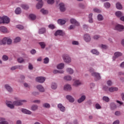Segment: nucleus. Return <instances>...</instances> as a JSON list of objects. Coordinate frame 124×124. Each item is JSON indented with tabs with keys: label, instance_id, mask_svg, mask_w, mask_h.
Listing matches in <instances>:
<instances>
[{
	"label": "nucleus",
	"instance_id": "1",
	"mask_svg": "<svg viewBox=\"0 0 124 124\" xmlns=\"http://www.w3.org/2000/svg\"><path fill=\"white\" fill-rule=\"evenodd\" d=\"M93 69L92 68H90L89 69V71L91 73V74L93 77H94L95 81H98V80L101 79V76H100V74L97 72H93Z\"/></svg>",
	"mask_w": 124,
	"mask_h": 124
},
{
	"label": "nucleus",
	"instance_id": "2",
	"mask_svg": "<svg viewBox=\"0 0 124 124\" xmlns=\"http://www.w3.org/2000/svg\"><path fill=\"white\" fill-rule=\"evenodd\" d=\"M62 59L65 63H70L72 62L71 57L67 54H64L62 56Z\"/></svg>",
	"mask_w": 124,
	"mask_h": 124
},
{
	"label": "nucleus",
	"instance_id": "3",
	"mask_svg": "<svg viewBox=\"0 0 124 124\" xmlns=\"http://www.w3.org/2000/svg\"><path fill=\"white\" fill-rule=\"evenodd\" d=\"M113 30L118 31H124V26L123 25L117 24L113 27Z\"/></svg>",
	"mask_w": 124,
	"mask_h": 124
},
{
	"label": "nucleus",
	"instance_id": "4",
	"mask_svg": "<svg viewBox=\"0 0 124 124\" xmlns=\"http://www.w3.org/2000/svg\"><path fill=\"white\" fill-rule=\"evenodd\" d=\"M45 80H46V78L44 77H37L35 78L36 82L40 83L41 84L44 83V82H45Z\"/></svg>",
	"mask_w": 124,
	"mask_h": 124
},
{
	"label": "nucleus",
	"instance_id": "5",
	"mask_svg": "<svg viewBox=\"0 0 124 124\" xmlns=\"http://www.w3.org/2000/svg\"><path fill=\"white\" fill-rule=\"evenodd\" d=\"M63 89L64 91L66 92H71L72 91V86L70 84L67 83L63 86Z\"/></svg>",
	"mask_w": 124,
	"mask_h": 124
},
{
	"label": "nucleus",
	"instance_id": "6",
	"mask_svg": "<svg viewBox=\"0 0 124 124\" xmlns=\"http://www.w3.org/2000/svg\"><path fill=\"white\" fill-rule=\"evenodd\" d=\"M83 39L85 42H91V40H92L91 35L88 33L85 34L83 36Z\"/></svg>",
	"mask_w": 124,
	"mask_h": 124
},
{
	"label": "nucleus",
	"instance_id": "7",
	"mask_svg": "<svg viewBox=\"0 0 124 124\" xmlns=\"http://www.w3.org/2000/svg\"><path fill=\"white\" fill-rule=\"evenodd\" d=\"M73 81V86L74 87H79L82 85V81L79 79H74Z\"/></svg>",
	"mask_w": 124,
	"mask_h": 124
},
{
	"label": "nucleus",
	"instance_id": "8",
	"mask_svg": "<svg viewBox=\"0 0 124 124\" xmlns=\"http://www.w3.org/2000/svg\"><path fill=\"white\" fill-rule=\"evenodd\" d=\"M59 9L61 12H64L65 10H66V8H65V4L62 2H61L59 4Z\"/></svg>",
	"mask_w": 124,
	"mask_h": 124
},
{
	"label": "nucleus",
	"instance_id": "9",
	"mask_svg": "<svg viewBox=\"0 0 124 124\" xmlns=\"http://www.w3.org/2000/svg\"><path fill=\"white\" fill-rule=\"evenodd\" d=\"M36 89L40 92V93H44L45 92V88L41 84H38L36 86Z\"/></svg>",
	"mask_w": 124,
	"mask_h": 124
},
{
	"label": "nucleus",
	"instance_id": "10",
	"mask_svg": "<svg viewBox=\"0 0 124 124\" xmlns=\"http://www.w3.org/2000/svg\"><path fill=\"white\" fill-rule=\"evenodd\" d=\"M6 105L8 108H10V109H14V108H15V105L11 101L6 102Z\"/></svg>",
	"mask_w": 124,
	"mask_h": 124
},
{
	"label": "nucleus",
	"instance_id": "11",
	"mask_svg": "<svg viewBox=\"0 0 124 124\" xmlns=\"http://www.w3.org/2000/svg\"><path fill=\"white\" fill-rule=\"evenodd\" d=\"M70 24H72L73 25H74L75 26H77L78 27V26H80V23L79 22H78L75 18H71L70 19Z\"/></svg>",
	"mask_w": 124,
	"mask_h": 124
},
{
	"label": "nucleus",
	"instance_id": "12",
	"mask_svg": "<svg viewBox=\"0 0 124 124\" xmlns=\"http://www.w3.org/2000/svg\"><path fill=\"white\" fill-rule=\"evenodd\" d=\"M15 99H16V101L13 102L15 106H21V99L17 97H16Z\"/></svg>",
	"mask_w": 124,
	"mask_h": 124
},
{
	"label": "nucleus",
	"instance_id": "13",
	"mask_svg": "<svg viewBox=\"0 0 124 124\" xmlns=\"http://www.w3.org/2000/svg\"><path fill=\"white\" fill-rule=\"evenodd\" d=\"M65 34V32H64V31H63L62 30H57L55 32L54 35H55V36H57V35L63 36Z\"/></svg>",
	"mask_w": 124,
	"mask_h": 124
},
{
	"label": "nucleus",
	"instance_id": "14",
	"mask_svg": "<svg viewBox=\"0 0 124 124\" xmlns=\"http://www.w3.org/2000/svg\"><path fill=\"white\" fill-rule=\"evenodd\" d=\"M66 98L71 103H73L75 101V99L71 95H66Z\"/></svg>",
	"mask_w": 124,
	"mask_h": 124
},
{
	"label": "nucleus",
	"instance_id": "15",
	"mask_svg": "<svg viewBox=\"0 0 124 124\" xmlns=\"http://www.w3.org/2000/svg\"><path fill=\"white\" fill-rule=\"evenodd\" d=\"M21 112L26 115H31L32 114V112L26 108H21Z\"/></svg>",
	"mask_w": 124,
	"mask_h": 124
},
{
	"label": "nucleus",
	"instance_id": "16",
	"mask_svg": "<svg viewBox=\"0 0 124 124\" xmlns=\"http://www.w3.org/2000/svg\"><path fill=\"white\" fill-rule=\"evenodd\" d=\"M10 18L6 16H3V24H9Z\"/></svg>",
	"mask_w": 124,
	"mask_h": 124
},
{
	"label": "nucleus",
	"instance_id": "17",
	"mask_svg": "<svg viewBox=\"0 0 124 124\" xmlns=\"http://www.w3.org/2000/svg\"><path fill=\"white\" fill-rule=\"evenodd\" d=\"M118 91H119L118 87L112 86L108 88V92H109V93H114L115 92H118Z\"/></svg>",
	"mask_w": 124,
	"mask_h": 124
},
{
	"label": "nucleus",
	"instance_id": "18",
	"mask_svg": "<svg viewBox=\"0 0 124 124\" xmlns=\"http://www.w3.org/2000/svg\"><path fill=\"white\" fill-rule=\"evenodd\" d=\"M4 87L9 93H12V92H13V89H12V87L9 84H5Z\"/></svg>",
	"mask_w": 124,
	"mask_h": 124
},
{
	"label": "nucleus",
	"instance_id": "19",
	"mask_svg": "<svg viewBox=\"0 0 124 124\" xmlns=\"http://www.w3.org/2000/svg\"><path fill=\"white\" fill-rule=\"evenodd\" d=\"M0 32H2L3 33H8V32H9L7 28L2 26L0 27Z\"/></svg>",
	"mask_w": 124,
	"mask_h": 124
},
{
	"label": "nucleus",
	"instance_id": "20",
	"mask_svg": "<svg viewBox=\"0 0 124 124\" xmlns=\"http://www.w3.org/2000/svg\"><path fill=\"white\" fill-rule=\"evenodd\" d=\"M44 4V2L43 1L38 2L36 4V8H37V9H40V8L43 7Z\"/></svg>",
	"mask_w": 124,
	"mask_h": 124
},
{
	"label": "nucleus",
	"instance_id": "21",
	"mask_svg": "<svg viewBox=\"0 0 124 124\" xmlns=\"http://www.w3.org/2000/svg\"><path fill=\"white\" fill-rule=\"evenodd\" d=\"M57 23L60 26H63V25H65V23H66V20L63 19H59L57 20Z\"/></svg>",
	"mask_w": 124,
	"mask_h": 124
},
{
	"label": "nucleus",
	"instance_id": "22",
	"mask_svg": "<svg viewBox=\"0 0 124 124\" xmlns=\"http://www.w3.org/2000/svg\"><path fill=\"white\" fill-rule=\"evenodd\" d=\"M58 108L61 111V112L65 111V107H64L62 104H59L58 105Z\"/></svg>",
	"mask_w": 124,
	"mask_h": 124
},
{
	"label": "nucleus",
	"instance_id": "23",
	"mask_svg": "<svg viewBox=\"0 0 124 124\" xmlns=\"http://www.w3.org/2000/svg\"><path fill=\"white\" fill-rule=\"evenodd\" d=\"M86 100V95H82L81 97H80L78 100V103H82V102H83V101H85Z\"/></svg>",
	"mask_w": 124,
	"mask_h": 124
},
{
	"label": "nucleus",
	"instance_id": "24",
	"mask_svg": "<svg viewBox=\"0 0 124 124\" xmlns=\"http://www.w3.org/2000/svg\"><path fill=\"white\" fill-rule=\"evenodd\" d=\"M0 124H9V123L6 121L5 118L0 117Z\"/></svg>",
	"mask_w": 124,
	"mask_h": 124
},
{
	"label": "nucleus",
	"instance_id": "25",
	"mask_svg": "<svg viewBox=\"0 0 124 124\" xmlns=\"http://www.w3.org/2000/svg\"><path fill=\"white\" fill-rule=\"evenodd\" d=\"M103 7L105 9H109L111 7V4L109 2H106L104 3Z\"/></svg>",
	"mask_w": 124,
	"mask_h": 124
},
{
	"label": "nucleus",
	"instance_id": "26",
	"mask_svg": "<svg viewBox=\"0 0 124 124\" xmlns=\"http://www.w3.org/2000/svg\"><path fill=\"white\" fill-rule=\"evenodd\" d=\"M7 37H4L2 39H0V45H5L7 43Z\"/></svg>",
	"mask_w": 124,
	"mask_h": 124
},
{
	"label": "nucleus",
	"instance_id": "27",
	"mask_svg": "<svg viewBox=\"0 0 124 124\" xmlns=\"http://www.w3.org/2000/svg\"><path fill=\"white\" fill-rule=\"evenodd\" d=\"M31 111H33V112H35V111H37V110H38V106L37 105H32L31 106Z\"/></svg>",
	"mask_w": 124,
	"mask_h": 124
},
{
	"label": "nucleus",
	"instance_id": "28",
	"mask_svg": "<svg viewBox=\"0 0 124 124\" xmlns=\"http://www.w3.org/2000/svg\"><path fill=\"white\" fill-rule=\"evenodd\" d=\"M50 87L52 90H57V88H58V84L56 82H52Z\"/></svg>",
	"mask_w": 124,
	"mask_h": 124
},
{
	"label": "nucleus",
	"instance_id": "29",
	"mask_svg": "<svg viewBox=\"0 0 124 124\" xmlns=\"http://www.w3.org/2000/svg\"><path fill=\"white\" fill-rule=\"evenodd\" d=\"M116 7L118 10H122V9H123V5L120 2H117L116 3Z\"/></svg>",
	"mask_w": 124,
	"mask_h": 124
},
{
	"label": "nucleus",
	"instance_id": "30",
	"mask_svg": "<svg viewBox=\"0 0 124 124\" xmlns=\"http://www.w3.org/2000/svg\"><path fill=\"white\" fill-rule=\"evenodd\" d=\"M20 7L22 9H24V10H28V9L30 8V6L27 4H21Z\"/></svg>",
	"mask_w": 124,
	"mask_h": 124
},
{
	"label": "nucleus",
	"instance_id": "31",
	"mask_svg": "<svg viewBox=\"0 0 124 124\" xmlns=\"http://www.w3.org/2000/svg\"><path fill=\"white\" fill-rule=\"evenodd\" d=\"M29 19L30 20H34L36 19V16L33 14H30L28 16Z\"/></svg>",
	"mask_w": 124,
	"mask_h": 124
},
{
	"label": "nucleus",
	"instance_id": "32",
	"mask_svg": "<svg viewBox=\"0 0 124 124\" xmlns=\"http://www.w3.org/2000/svg\"><path fill=\"white\" fill-rule=\"evenodd\" d=\"M43 107L46 109H50L51 108V105L49 103H44L43 104Z\"/></svg>",
	"mask_w": 124,
	"mask_h": 124
},
{
	"label": "nucleus",
	"instance_id": "33",
	"mask_svg": "<svg viewBox=\"0 0 124 124\" xmlns=\"http://www.w3.org/2000/svg\"><path fill=\"white\" fill-rule=\"evenodd\" d=\"M78 6L80 9H86V7H87V5L83 3H79Z\"/></svg>",
	"mask_w": 124,
	"mask_h": 124
},
{
	"label": "nucleus",
	"instance_id": "34",
	"mask_svg": "<svg viewBox=\"0 0 124 124\" xmlns=\"http://www.w3.org/2000/svg\"><path fill=\"white\" fill-rule=\"evenodd\" d=\"M63 80L65 81H71L72 80V77L70 75H67L63 77Z\"/></svg>",
	"mask_w": 124,
	"mask_h": 124
},
{
	"label": "nucleus",
	"instance_id": "35",
	"mask_svg": "<svg viewBox=\"0 0 124 124\" xmlns=\"http://www.w3.org/2000/svg\"><path fill=\"white\" fill-rule=\"evenodd\" d=\"M63 68H64V63H61L57 66V69H63Z\"/></svg>",
	"mask_w": 124,
	"mask_h": 124
},
{
	"label": "nucleus",
	"instance_id": "36",
	"mask_svg": "<svg viewBox=\"0 0 124 124\" xmlns=\"http://www.w3.org/2000/svg\"><path fill=\"white\" fill-rule=\"evenodd\" d=\"M114 56L116 58H119V57H122V56H123V53L119 51H116L114 53Z\"/></svg>",
	"mask_w": 124,
	"mask_h": 124
},
{
	"label": "nucleus",
	"instance_id": "37",
	"mask_svg": "<svg viewBox=\"0 0 124 124\" xmlns=\"http://www.w3.org/2000/svg\"><path fill=\"white\" fill-rule=\"evenodd\" d=\"M91 53L93 55H96V56H98L99 55V52L95 49H93L91 50Z\"/></svg>",
	"mask_w": 124,
	"mask_h": 124
},
{
	"label": "nucleus",
	"instance_id": "38",
	"mask_svg": "<svg viewBox=\"0 0 124 124\" xmlns=\"http://www.w3.org/2000/svg\"><path fill=\"white\" fill-rule=\"evenodd\" d=\"M45 32H46V29L45 28H42L39 30L38 33L39 34H43V33H45Z\"/></svg>",
	"mask_w": 124,
	"mask_h": 124
},
{
	"label": "nucleus",
	"instance_id": "39",
	"mask_svg": "<svg viewBox=\"0 0 124 124\" xmlns=\"http://www.w3.org/2000/svg\"><path fill=\"white\" fill-rule=\"evenodd\" d=\"M40 12L41 13H42L43 15H47V14H48L49 12L48 11V10L44 8H43L41 9Z\"/></svg>",
	"mask_w": 124,
	"mask_h": 124
},
{
	"label": "nucleus",
	"instance_id": "40",
	"mask_svg": "<svg viewBox=\"0 0 124 124\" xmlns=\"http://www.w3.org/2000/svg\"><path fill=\"white\" fill-rule=\"evenodd\" d=\"M111 110H115L117 108V105L114 103H111L110 104Z\"/></svg>",
	"mask_w": 124,
	"mask_h": 124
},
{
	"label": "nucleus",
	"instance_id": "41",
	"mask_svg": "<svg viewBox=\"0 0 124 124\" xmlns=\"http://www.w3.org/2000/svg\"><path fill=\"white\" fill-rule=\"evenodd\" d=\"M39 45L41 46L42 49H45V47H46V43L44 42H41L39 43Z\"/></svg>",
	"mask_w": 124,
	"mask_h": 124
},
{
	"label": "nucleus",
	"instance_id": "42",
	"mask_svg": "<svg viewBox=\"0 0 124 124\" xmlns=\"http://www.w3.org/2000/svg\"><path fill=\"white\" fill-rule=\"evenodd\" d=\"M66 70L69 74H73L74 73V70L71 68H67Z\"/></svg>",
	"mask_w": 124,
	"mask_h": 124
},
{
	"label": "nucleus",
	"instance_id": "43",
	"mask_svg": "<svg viewBox=\"0 0 124 124\" xmlns=\"http://www.w3.org/2000/svg\"><path fill=\"white\" fill-rule=\"evenodd\" d=\"M115 16L120 18V17H122V16H123V13L120 11H118L115 12Z\"/></svg>",
	"mask_w": 124,
	"mask_h": 124
},
{
	"label": "nucleus",
	"instance_id": "44",
	"mask_svg": "<svg viewBox=\"0 0 124 124\" xmlns=\"http://www.w3.org/2000/svg\"><path fill=\"white\" fill-rule=\"evenodd\" d=\"M89 23H93V14L91 13L89 15Z\"/></svg>",
	"mask_w": 124,
	"mask_h": 124
},
{
	"label": "nucleus",
	"instance_id": "45",
	"mask_svg": "<svg viewBox=\"0 0 124 124\" xmlns=\"http://www.w3.org/2000/svg\"><path fill=\"white\" fill-rule=\"evenodd\" d=\"M106 84L109 87H111V86L113 85V81L111 79H108L106 81Z\"/></svg>",
	"mask_w": 124,
	"mask_h": 124
},
{
	"label": "nucleus",
	"instance_id": "46",
	"mask_svg": "<svg viewBox=\"0 0 124 124\" xmlns=\"http://www.w3.org/2000/svg\"><path fill=\"white\" fill-rule=\"evenodd\" d=\"M9 59V58L6 55H4L2 57V60L4 62H6L7 61H8Z\"/></svg>",
	"mask_w": 124,
	"mask_h": 124
},
{
	"label": "nucleus",
	"instance_id": "47",
	"mask_svg": "<svg viewBox=\"0 0 124 124\" xmlns=\"http://www.w3.org/2000/svg\"><path fill=\"white\" fill-rule=\"evenodd\" d=\"M102 100L106 102H109V101H110V99L109 98V97L106 96H103L102 98Z\"/></svg>",
	"mask_w": 124,
	"mask_h": 124
},
{
	"label": "nucleus",
	"instance_id": "48",
	"mask_svg": "<svg viewBox=\"0 0 124 124\" xmlns=\"http://www.w3.org/2000/svg\"><path fill=\"white\" fill-rule=\"evenodd\" d=\"M6 44L8 45H11V44H12V40L10 38L7 37Z\"/></svg>",
	"mask_w": 124,
	"mask_h": 124
},
{
	"label": "nucleus",
	"instance_id": "49",
	"mask_svg": "<svg viewBox=\"0 0 124 124\" xmlns=\"http://www.w3.org/2000/svg\"><path fill=\"white\" fill-rule=\"evenodd\" d=\"M22 12V10H21V8L18 7L15 10V13L16 14H20Z\"/></svg>",
	"mask_w": 124,
	"mask_h": 124
},
{
	"label": "nucleus",
	"instance_id": "50",
	"mask_svg": "<svg viewBox=\"0 0 124 124\" xmlns=\"http://www.w3.org/2000/svg\"><path fill=\"white\" fill-rule=\"evenodd\" d=\"M102 90L103 91H104V92H107L108 91H109V88L107 85H104L102 87Z\"/></svg>",
	"mask_w": 124,
	"mask_h": 124
},
{
	"label": "nucleus",
	"instance_id": "51",
	"mask_svg": "<svg viewBox=\"0 0 124 124\" xmlns=\"http://www.w3.org/2000/svg\"><path fill=\"white\" fill-rule=\"evenodd\" d=\"M21 41V38L19 37H16L14 39L15 43H18V42H20Z\"/></svg>",
	"mask_w": 124,
	"mask_h": 124
},
{
	"label": "nucleus",
	"instance_id": "52",
	"mask_svg": "<svg viewBox=\"0 0 124 124\" xmlns=\"http://www.w3.org/2000/svg\"><path fill=\"white\" fill-rule=\"evenodd\" d=\"M17 62H18L19 63H23V62H25V60L22 57H19L17 59Z\"/></svg>",
	"mask_w": 124,
	"mask_h": 124
},
{
	"label": "nucleus",
	"instance_id": "53",
	"mask_svg": "<svg viewBox=\"0 0 124 124\" xmlns=\"http://www.w3.org/2000/svg\"><path fill=\"white\" fill-rule=\"evenodd\" d=\"M97 19L98 21H102L103 20V16L102 15L99 14L97 16Z\"/></svg>",
	"mask_w": 124,
	"mask_h": 124
},
{
	"label": "nucleus",
	"instance_id": "54",
	"mask_svg": "<svg viewBox=\"0 0 124 124\" xmlns=\"http://www.w3.org/2000/svg\"><path fill=\"white\" fill-rule=\"evenodd\" d=\"M93 11L95 12L96 13H100L101 12V10L97 8H94L93 9Z\"/></svg>",
	"mask_w": 124,
	"mask_h": 124
},
{
	"label": "nucleus",
	"instance_id": "55",
	"mask_svg": "<svg viewBox=\"0 0 124 124\" xmlns=\"http://www.w3.org/2000/svg\"><path fill=\"white\" fill-rule=\"evenodd\" d=\"M28 69L29 70H32V69H33V65L31 63H29Z\"/></svg>",
	"mask_w": 124,
	"mask_h": 124
},
{
	"label": "nucleus",
	"instance_id": "56",
	"mask_svg": "<svg viewBox=\"0 0 124 124\" xmlns=\"http://www.w3.org/2000/svg\"><path fill=\"white\" fill-rule=\"evenodd\" d=\"M47 3L48 4H54V3H55V0H47Z\"/></svg>",
	"mask_w": 124,
	"mask_h": 124
},
{
	"label": "nucleus",
	"instance_id": "57",
	"mask_svg": "<svg viewBox=\"0 0 124 124\" xmlns=\"http://www.w3.org/2000/svg\"><path fill=\"white\" fill-rule=\"evenodd\" d=\"M28 102V101L27 100L25 99H20V103H21V105H23L24 103H27Z\"/></svg>",
	"mask_w": 124,
	"mask_h": 124
},
{
	"label": "nucleus",
	"instance_id": "58",
	"mask_svg": "<svg viewBox=\"0 0 124 124\" xmlns=\"http://www.w3.org/2000/svg\"><path fill=\"white\" fill-rule=\"evenodd\" d=\"M44 63H49V58L48 57H46L44 59Z\"/></svg>",
	"mask_w": 124,
	"mask_h": 124
},
{
	"label": "nucleus",
	"instance_id": "59",
	"mask_svg": "<svg viewBox=\"0 0 124 124\" xmlns=\"http://www.w3.org/2000/svg\"><path fill=\"white\" fill-rule=\"evenodd\" d=\"M72 45L77 46L79 45V42L78 41H73L72 42Z\"/></svg>",
	"mask_w": 124,
	"mask_h": 124
},
{
	"label": "nucleus",
	"instance_id": "60",
	"mask_svg": "<svg viewBox=\"0 0 124 124\" xmlns=\"http://www.w3.org/2000/svg\"><path fill=\"white\" fill-rule=\"evenodd\" d=\"M99 46L102 49H107V48H108V46L103 44L100 45Z\"/></svg>",
	"mask_w": 124,
	"mask_h": 124
},
{
	"label": "nucleus",
	"instance_id": "61",
	"mask_svg": "<svg viewBox=\"0 0 124 124\" xmlns=\"http://www.w3.org/2000/svg\"><path fill=\"white\" fill-rule=\"evenodd\" d=\"M95 107L96 109H101V106H100L98 103H96L95 105Z\"/></svg>",
	"mask_w": 124,
	"mask_h": 124
},
{
	"label": "nucleus",
	"instance_id": "62",
	"mask_svg": "<svg viewBox=\"0 0 124 124\" xmlns=\"http://www.w3.org/2000/svg\"><path fill=\"white\" fill-rule=\"evenodd\" d=\"M75 26L76 25L73 24L70 25L68 27V30H74V29H75Z\"/></svg>",
	"mask_w": 124,
	"mask_h": 124
},
{
	"label": "nucleus",
	"instance_id": "63",
	"mask_svg": "<svg viewBox=\"0 0 124 124\" xmlns=\"http://www.w3.org/2000/svg\"><path fill=\"white\" fill-rule=\"evenodd\" d=\"M10 69L13 71L14 70H16V69H18V67L17 66H13L12 67H11Z\"/></svg>",
	"mask_w": 124,
	"mask_h": 124
},
{
	"label": "nucleus",
	"instance_id": "64",
	"mask_svg": "<svg viewBox=\"0 0 124 124\" xmlns=\"http://www.w3.org/2000/svg\"><path fill=\"white\" fill-rule=\"evenodd\" d=\"M30 53L31 55H34L36 53V50L34 49H32L30 51Z\"/></svg>",
	"mask_w": 124,
	"mask_h": 124
}]
</instances>
